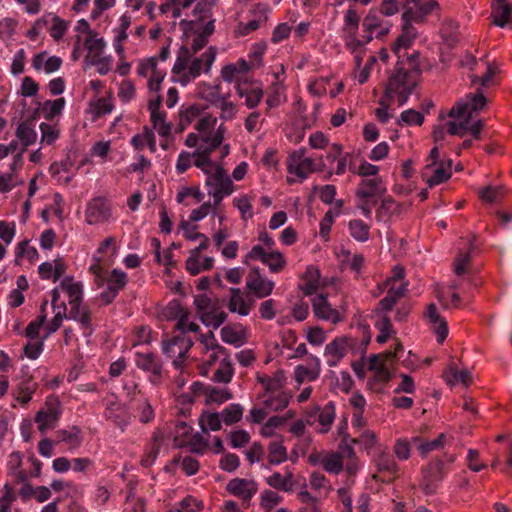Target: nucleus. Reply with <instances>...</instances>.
<instances>
[{
    "label": "nucleus",
    "instance_id": "nucleus-5",
    "mask_svg": "<svg viewBox=\"0 0 512 512\" xmlns=\"http://www.w3.org/2000/svg\"><path fill=\"white\" fill-rule=\"evenodd\" d=\"M197 168L206 175L205 186L215 207L236 190L231 177L221 164L198 161Z\"/></svg>",
    "mask_w": 512,
    "mask_h": 512
},
{
    "label": "nucleus",
    "instance_id": "nucleus-6",
    "mask_svg": "<svg viewBox=\"0 0 512 512\" xmlns=\"http://www.w3.org/2000/svg\"><path fill=\"white\" fill-rule=\"evenodd\" d=\"M360 17L356 10L348 9L344 14L342 33L345 47L354 55V62L359 67L366 55L362 39L358 38Z\"/></svg>",
    "mask_w": 512,
    "mask_h": 512
},
{
    "label": "nucleus",
    "instance_id": "nucleus-11",
    "mask_svg": "<svg viewBox=\"0 0 512 512\" xmlns=\"http://www.w3.org/2000/svg\"><path fill=\"white\" fill-rule=\"evenodd\" d=\"M259 260L269 267L272 273H278L286 266L284 255L277 249H265L261 245H255L245 255L244 262L248 264L250 261Z\"/></svg>",
    "mask_w": 512,
    "mask_h": 512
},
{
    "label": "nucleus",
    "instance_id": "nucleus-31",
    "mask_svg": "<svg viewBox=\"0 0 512 512\" xmlns=\"http://www.w3.org/2000/svg\"><path fill=\"white\" fill-rule=\"evenodd\" d=\"M349 345V338L347 337H337L327 344L324 351L327 365L330 367L337 366L346 355Z\"/></svg>",
    "mask_w": 512,
    "mask_h": 512
},
{
    "label": "nucleus",
    "instance_id": "nucleus-40",
    "mask_svg": "<svg viewBox=\"0 0 512 512\" xmlns=\"http://www.w3.org/2000/svg\"><path fill=\"white\" fill-rule=\"evenodd\" d=\"M195 96L210 105L217 103L219 98L223 95L221 92V83H209L201 81L196 85Z\"/></svg>",
    "mask_w": 512,
    "mask_h": 512
},
{
    "label": "nucleus",
    "instance_id": "nucleus-30",
    "mask_svg": "<svg viewBox=\"0 0 512 512\" xmlns=\"http://www.w3.org/2000/svg\"><path fill=\"white\" fill-rule=\"evenodd\" d=\"M236 94L244 99V103L249 109L255 108L263 98V89L259 84L238 82L234 86Z\"/></svg>",
    "mask_w": 512,
    "mask_h": 512
},
{
    "label": "nucleus",
    "instance_id": "nucleus-26",
    "mask_svg": "<svg viewBox=\"0 0 512 512\" xmlns=\"http://www.w3.org/2000/svg\"><path fill=\"white\" fill-rule=\"evenodd\" d=\"M128 29V19L126 14L121 17V24L118 28L114 29L113 47L119 57V65L117 66V72L121 76L128 74V64L125 62V49L124 42L127 40L126 30Z\"/></svg>",
    "mask_w": 512,
    "mask_h": 512
},
{
    "label": "nucleus",
    "instance_id": "nucleus-43",
    "mask_svg": "<svg viewBox=\"0 0 512 512\" xmlns=\"http://www.w3.org/2000/svg\"><path fill=\"white\" fill-rule=\"evenodd\" d=\"M300 289L307 296H314L320 287V272L317 268L310 266L301 278Z\"/></svg>",
    "mask_w": 512,
    "mask_h": 512
},
{
    "label": "nucleus",
    "instance_id": "nucleus-1",
    "mask_svg": "<svg viewBox=\"0 0 512 512\" xmlns=\"http://www.w3.org/2000/svg\"><path fill=\"white\" fill-rule=\"evenodd\" d=\"M214 23L215 20L212 18L207 22L203 20L180 22L183 44L178 50L171 70L173 82L185 87L202 74H210L217 56L216 47L210 46L202 53H198L206 46L209 37L213 34Z\"/></svg>",
    "mask_w": 512,
    "mask_h": 512
},
{
    "label": "nucleus",
    "instance_id": "nucleus-58",
    "mask_svg": "<svg viewBox=\"0 0 512 512\" xmlns=\"http://www.w3.org/2000/svg\"><path fill=\"white\" fill-rule=\"evenodd\" d=\"M446 440V436L444 434H440L436 439L431 441H425L423 442L419 437H413L412 442L416 445L419 453L425 457L430 452L437 450L441 447H443L444 442Z\"/></svg>",
    "mask_w": 512,
    "mask_h": 512
},
{
    "label": "nucleus",
    "instance_id": "nucleus-54",
    "mask_svg": "<svg viewBox=\"0 0 512 512\" xmlns=\"http://www.w3.org/2000/svg\"><path fill=\"white\" fill-rule=\"evenodd\" d=\"M374 325L379 331L376 341L380 344L387 342L393 335H395L392 323L386 315H379Z\"/></svg>",
    "mask_w": 512,
    "mask_h": 512
},
{
    "label": "nucleus",
    "instance_id": "nucleus-7",
    "mask_svg": "<svg viewBox=\"0 0 512 512\" xmlns=\"http://www.w3.org/2000/svg\"><path fill=\"white\" fill-rule=\"evenodd\" d=\"M416 80V72L397 69L388 80L385 96L396 99L399 106L404 105L416 85Z\"/></svg>",
    "mask_w": 512,
    "mask_h": 512
},
{
    "label": "nucleus",
    "instance_id": "nucleus-20",
    "mask_svg": "<svg viewBox=\"0 0 512 512\" xmlns=\"http://www.w3.org/2000/svg\"><path fill=\"white\" fill-rule=\"evenodd\" d=\"M438 9L439 4L436 0H410L406 2L402 16L415 24H422L429 15Z\"/></svg>",
    "mask_w": 512,
    "mask_h": 512
},
{
    "label": "nucleus",
    "instance_id": "nucleus-18",
    "mask_svg": "<svg viewBox=\"0 0 512 512\" xmlns=\"http://www.w3.org/2000/svg\"><path fill=\"white\" fill-rule=\"evenodd\" d=\"M192 345L193 342L189 337L179 335L164 340L162 343V349L167 357L172 359L175 368L181 369L183 360Z\"/></svg>",
    "mask_w": 512,
    "mask_h": 512
},
{
    "label": "nucleus",
    "instance_id": "nucleus-15",
    "mask_svg": "<svg viewBox=\"0 0 512 512\" xmlns=\"http://www.w3.org/2000/svg\"><path fill=\"white\" fill-rule=\"evenodd\" d=\"M226 127L220 124L212 135H202L198 149L194 151V166L197 167L198 161L216 163L210 158L211 153L220 147L223 143Z\"/></svg>",
    "mask_w": 512,
    "mask_h": 512
},
{
    "label": "nucleus",
    "instance_id": "nucleus-53",
    "mask_svg": "<svg viewBox=\"0 0 512 512\" xmlns=\"http://www.w3.org/2000/svg\"><path fill=\"white\" fill-rule=\"evenodd\" d=\"M459 24L453 19H445L440 27L442 39L449 45H454L459 40Z\"/></svg>",
    "mask_w": 512,
    "mask_h": 512
},
{
    "label": "nucleus",
    "instance_id": "nucleus-50",
    "mask_svg": "<svg viewBox=\"0 0 512 512\" xmlns=\"http://www.w3.org/2000/svg\"><path fill=\"white\" fill-rule=\"evenodd\" d=\"M131 144L137 152H141L145 148H148L151 153L156 151L154 133L147 127L144 128L142 133L132 138Z\"/></svg>",
    "mask_w": 512,
    "mask_h": 512
},
{
    "label": "nucleus",
    "instance_id": "nucleus-64",
    "mask_svg": "<svg viewBox=\"0 0 512 512\" xmlns=\"http://www.w3.org/2000/svg\"><path fill=\"white\" fill-rule=\"evenodd\" d=\"M203 508L204 504L201 500L188 495L179 502L178 506L168 512H200Z\"/></svg>",
    "mask_w": 512,
    "mask_h": 512
},
{
    "label": "nucleus",
    "instance_id": "nucleus-44",
    "mask_svg": "<svg viewBox=\"0 0 512 512\" xmlns=\"http://www.w3.org/2000/svg\"><path fill=\"white\" fill-rule=\"evenodd\" d=\"M213 106L219 110V119L223 122L234 120L239 111V106L231 100L230 93L223 94Z\"/></svg>",
    "mask_w": 512,
    "mask_h": 512
},
{
    "label": "nucleus",
    "instance_id": "nucleus-23",
    "mask_svg": "<svg viewBox=\"0 0 512 512\" xmlns=\"http://www.w3.org/2000/svg\"><path fill=\"white\" fill-rule=\"evenodd\" d=\"M274 287V281L262 275L258 268L251 269L246 277V288L258 299L271 295Z\"/></svg>",
    "mask_w": 512,
    "mask_h": 512
},
{
    "label": "nucleus",
    "instance_id": "nucleus-21",
    "mask_svg": "<svg viewBox=\"0 0 512 512\" xmlns=\"http://www.w3.org/2000/svg\"><path fill=\"white\" fill-rule=\"evenodd\" d=\"M311 302L316 318L332 324H337L344 320V310L332 307L326 295L322 293L316 294L312 297Z\"/></svg>",
    "mask_w": 512,
    "mask_h": 512
},
{
    "label": "nucleus",
    "instance_id": "nucleus-48",
    "mask_svg": "<svg viewBox=\"0 0 512 512\" xmlns=\"http://www.w3.org/2000/svg\"><path fill=\"white\" fill-rule=\"evenodd\" d=\"M226 354V349L222 346L220 347V351L214 349L211 352L201 354V364L199 365L200 374L202 376L208 377L211 367L216 363H219L222 357Z\"/></svg>",
    "mask_w": 512,
    "mask_h": 512
},
{
    "label": "nucleus",
    "instance_id": "nucleus-55",
    "mask_svg": "<svg viewBox=\"0 0 512 512\" xmlns=\"http://www.w3.org/2000/svg\"><path fill=\"white\" fill-rule=\"evenodd\" d=\"M233 376V366L229 356L226 354L218 363V367L212 375V379L216 382L228 383Z\"/></svg>",
    "mask_w": 512,
    "mask_h": 512
},
{
    "label": "nucleus",
    "instance_id": "nucleus-51",
    "mask_svg": "<svg viewBox=\"0 0 512 512\" xmlns=\"http://www.w3.org/2000/svg\"><path fill=\"white\" fill-rule=\"evenodd\" d=\"M35 389L36 384L32 380L21 381L13 392L15 401L22 406L27 405L32 399Z\"/></svg>",
    "mask_w": 512,
    "mask_h": 512
},
{
    "label": "nucleus",
    "instance_id": "nucleus-22",
    "mask_svg": "<svg viewBox=\"0 0 512 512\" xmlns=\"http://www.w3.org/2000/svg\"><path fill=\"white\" fill-rule=\"evenodd\" d=\"M226 491L241 500L243 507H248L258 491V484L253 479L233 478L226 484Z\"/></svg>",
    "mask_w": 512,
    "mask_h": 512
},
{
    "label": "nucleus",
    "instance_id": "nucleus-12",
    "mask_svg": "<svg viewBox=\"0 0 512 512\" xmlns=\"http://www.w3.org/2000/svg\"><path fill=\"white\" fill-rule=\"evenodd\" d=\"M194 303L202 323L207 327L217 329L227 319L226 312L206 296L196 297Z\"/></svg>",
    "mask_w": 512,
    "mask_h": 512
},
{
    "label": "nucleus",
    "instance_id": "nucleus-39",
    "mask_svg": "<svg viewBox=\"0 0 512 512\" xmlns=\"http://www.w3.org/2000/svg\"><path fill=\"white\" fill-rule=\"evenodd\" d=\"M292 398V393L288 390L282 389L276 393L262 394V404L270 411L284 410Z\"/></svg>",
    "mask_w": 512,
    "mask_h": 512
},
{
    "label": "nucleus",
    "instance_id": "nucleus-45",
    "mask_svg": "<svg viewBox=\"0 0 512 512\" xmlns=\"http://www.w3.org/2000/svg\"><path fill=\"white\" fill-rule=\"evenodd\" d=\"M382 191V180L380 177L364 179L359 184V187L356 191V197L358 200L372 199L373 197L379 195Z\"/></svg>",
    "mask_w": 512,
    "mask_h": 512
},
{
    "label": "nucleus",
    "instance_id": "nucleus-59",
    "mask_svg": "<svg viewBox=\"0 0 512 512\" xmlns=\"http://www.w3.org/2000/svg\"><path fill=\"white\" fill-rule=\"evenodd\" d=\"M309 485L320 497H326L331 490L329 480L324 474L318 471L310 475Z\"/></svg>",
    "mask_w": 512,
    "mask_h": 512
},
{
    "label": "nucleus",
    "instance_id": "nucleus-46",
    "mask_svg": "<svg viewBox=\"0 0 512 512\" xmlns=\"http://www.w3.org/2000/svg\"><path fill=\"white\" fill-rule=\"evenodd\" d=\"M445 382L450 386L462 384L468 387L472 383V374L467 369L458 370L451 364L443 373Z\"/></svg>",
    "mask_w": 512,
    "mask_h": 512
},
{
    "label": "nucleus",
    "instance_id": "nucleus-56",
    "mask_svg": "<svg viewBox=\"0 0 512 512\" xmlns=\"http://www.w3.org/2000/svg\"><path fill=\"white\" fill-rule=\"evenodd\" d=\"M343 457L339 452L324 453V459L322 460L323 469L328 473L339 474L344 467Z\"/></svg>",
    "mask_w": 512,
    "mask_h": 512
},
{
    "label": "nucleus",
    "instance_id": "nucleus-24",
    "mask_svg": "<svg viewBox=\"0 0 512 512\" xmlns=\"http://www.w3.org/2000/svg\"><path fill=\"white\" fill-rule=\"evenodd\" d=\"M195 237L201 239L200 244L191 251L190 256L186 260V269L191 275H197L202 271L209 270L213 267L214 259L212 257H203V265L198 266L199 254L206 250L209 246V239L207 236L201 233H196Z\"/></svg>",
    "mask_w": 512,
    "mask_h": 512
},
{
    "label": "nucleus",
    "instance_id": "nucleus-38",
    "mask_svg": "<svg viewBox=\"0 0 512 512\" xmlns=\"http://www.w3.org/2000/svg\"><path fill=\"white\" fill-rule=\"evenodd\" d=\"M493 23L501 28L512 25V5L506 0H494L492 4Z\"/></svg>",
    "mask_w": 512,
    "mask_h": 512
},
{
    "label": "nucleus",
    "instance_id": "nucleus-62",
    "mask_svg": "<svg viewBox=\"0 0 512 512\" xmlns=\"http://www.w3.org/2000/svg\"><path fill=\"white\" fill-rule=\"evenodd\" d=\"M65 104V99L62 97L54 100H47L43 103L41 112L45 119L52 120L62 113Z\"/></svg>",
    "mask_w": 512,
    "mask_h": 512
},
{
    "label": "nucleus",
    "instance_id": "nucleus-10",
    "mask_svg": "<svg viewBox=\"0 0 512 512\" xmlns=\"http://www.w3.org/2000/svg\"><path fill=\"white\" fill-rule=\"evenodd\" d=\"M392 27V23L377 10L370 9L362 22V28L365 35L362 38L364 47L372 41L374 37L381 38L386 36Z\"/></svg>",
    "mask_w": 512,
    "mask_h": 512
},
{
    "label": "nucleus",
    "instance_id": "nucleus-34",
    "mask_svg": "<svg viewBox=\"0 0 512 512\" xmlns=\"http://www.w3.org/2000/svg\"><path fill=\"white\" fill-rule=\"evenodd\" d=\"M425 318L430 325L431 329L437 336L438 342H443L448 335V325L446 320L441 317L437 307L430 304L425 312Z\"/></svg>",
    "mask_w": 512,
    "mask_h": 512
},
{
    "label": "nucleus",
    "instance_id": "nucleus-52",
    "mask_svg": "<svg viewBox=\"0 0 512 512\" xmlns=\"http://www.w3.org/2000/svg\"><path fill=\"white\" fill-rule=\"evenodd\" d=\"M194 0H167L160 6V10L163 14L171 18H179L182 15V11L192 5Z\"/></svg>",
    "mask_w": 512,
    "mask_h": 512
},
{
    "label": "nucleus",
    "instance_id": "nucleus-14",
    "mask_svg": "<svg viewBox=\"0 0 512 512\" xmlns=\"http://www.w3.org/2000/svg\"><path fill=\"white\" fill-rule=\"evenodd\" d=\"M336 417V408L333 402L327 403L320 408L315 406L306 412V422L310 426H315L318 433L326 434Z\"/></svg>",
    "mask_w": 512,
    "mask_h": 512
},
{
    "label": "nucleus",
    "instance_id": "nucleus-47",
    "mask_svg": "<svg viewBox=\"0 0 512 512\" xmlns=\"http://www.w3.org/2000/svg\"><path fill=\"white\" fill-rule=\"evenodd\" d=\"M58 442L65 443L70 451H74L80 447L83 438L81 430L76 426L57 431Z\"/></svg>",
    "mask_w": 512,
    "mask_h": 512
},
{
    "label": "nucleus",
    "instance_id": "nucleus-16",
    "mask_svg": "<svg viewBox=\"0 0 512 512\" xmlns=\"http://www.w3.org/2000/svg\"><path fill=\"white\" fill-rule=\"evenodd\" d=\"M138 75L147 78V88L150 95L159 94L161 83L166 76V70L158 66L155 58L143 60L138 66Z\"/></svg>",
    "mask_w": 512,
    "mask_h": 512
},
{
    "label": "nucleus",
    "instance_id": "nucleus-19",
    "mask_svg": "<svg viewBox=\"0 0 512 512\" xmlns=\"http://www.w3.org/2000/svg\"><path fill=\"white\" fill-rule=\"evenodd\" d=\"M451 176V159H441L440 162L427 163L422 170V178L430 188L447 181Z\"/></svg>",
    "mask_w": 512,
    "mask_h": 512
},
{
    "label": "nucleus",
    "instance_id": "nucleus-60",
    "mask_svg": "<svg viewBox=\"0 0 512 512\" xmlns=\"http://www.w3.org/2000/svg\"><path fill=\"white\" fill-rule=\"evenodd\" d=\"M268 458L272 464H280L287 459V450L283 445L282 437L278 440L272 441L268 446Z\"/></svg>",
    "mask_w": 512,
    "mask_h": 512
},
{
    "label": "nucleus",
    "instance_id": "nucleus-27",
    "mask_svg": "<svg viewBox=\"0 0 512 512\" xmlns=\"http://www.w3.org/2000/svg\"><path fill=\"white\" fill-rule=\"evenodd\" d=\"M110 216V206L106 199L102 197H96L87 204L85 211V221L89 225L101 224L107 221Z\"/></svg>",
    "mask_w": 512,
    "mask_h": 512
},
{
    "label": "nucleus",
    "instance_id": "nucleus-17",
    "mask_svg": "<svg viewBox=\"0 0 512 512\" xmlns=\"http://www.w3.org/2000/svg\"><path fill=\"white\" fill-rule=\"evenodd\" d=\"M317 169L315 161L306 156L303 149L292 152L287 160V171L289 175L299 180L306 179L311 173Z\"/></svg>",
    "mask_w": 512,
    "mask_h": 512
},
{
    "label": "nucleus",
    "instance_id": "nucleus-41",
    "mask_svg": "<svg viewBox=\"0 0 512 512\" xmlns=\"http://www.w3.org/2000/svg\"><path fill=\"white\" fill-rule=\"evenodd\" d=\"M114 109V104L110 96H98L90 100L87 113L91 115V120L110 114Z\"/></svg>",
    "mask_w": 512,
    "mask_h": 512
},
{
    "label": "nucleus",
    "instance_id": "nucleus-4",
    "mask_svg": "<svg viewBox=\"0 0 512 512\" xmlns=\"http://www.w3.org/2000/svg\"><path fill=\"white\" fill-rule=\"evenodd\" d=\"M487 104V99L481 91L469 94L456 103L449 112L453 118L448 123L450 135L464 136L467 133V125L473 115L479 113Z\"/></svg>",
    "mask_w": 512,
    "mask_h": 512
},
{
    "label": "nucleus",
    "instance_id": "nucleus-37",
    "mask_svg": "<svg viewBox=\"0 0 512 512\" xmlns=\"http://www.w3.org/2000/svg\"><path fill=\"white\" fill-rule=\"evenodd\" d=\"M62 64L61 58L48 54L47 52H40L34 55L32 59V67L37 72L45 74H52L56 72Z\"/></svg>",
    "mask_w": 512,
    "mask_h": 512
},
{
    "label": "nucleus",
    "instance_id": "nucleus-13",
    "mask_svg": "<svg viewBox=\"0 0 512 512\" xmlns=\"http://www.w3.org/2000/svg\"><path fill=\"white\" fill-rule=\"evenodd\" d=\"M62 415V408L59 401L55 398H47L44 406L36 413L35 423L41 434H46L53 430Z\"/></svg>",
    "mask_w": 512,
    "mask_h": 512
},
{
    "label": "nucleus",
    "instance_id": "nucleus-8",
    "mask_svg": "<svg viewBox=\"0 0 512 512\" xmlns=\"http://www.w3.org/2000/svg\"><path fill=\"white\" fill-rule=\"evenodd\" d=\"M86 51L85 59L88 64L96 66L100 74L108 73L112 68V59L105 55V42L102 37L95 34H87L81 41L80 47Z\"/></svg>",
    "mask_w": 512,
    "mask_h": 512
},
{
    "label": "nucleus",
    "instance_id": "nucleus-28",
    "mask_svg": "<svg viewBox=\"0 0 512 512\" xmlns=\"http://www.w3.org/2000/svg\"><path fill=\"white\" fill-rule=\"evenodd\" d=\"M191 389L195 396H204L207 404H222L232 398V394L226 388L205 386L200 382H194Z\"/></svg>",
    "mask_w": 512,
    "mask_h": 512
},
{
    "label": "nucleus",
    "instance_id": "nucleus-33",
    "mask_svg": "<svg viewBox=\"0 0 512 512\" xmlns=\"http://www.w3.org/2000/svg\"><path fill=\"white\" fill-rule=\"evenodd\" d=\"M418 36V31L414 26V22L402 17V31L396 39L392 49L397 55L402 50H407Z\"/></svg>",
    "mask_w": 512,
    "mask_h": 512
},
{
    "label": "nucleus",
    "instance_id": "nucleus-63",
    "mask_svg": "<svg viewBox=\"0 0 512 512\" xmlns=\"http://www.w3.org/2000/svg\"><path fill=\"white\" fill-rule=\"evenodd\" d=\"M191 431L192 428L186 422H178L174 431V445L183 447L192 444Z\"/></svg>",
    "mask_w": 512,
    "mask_h": 512
},
{
    "label": "nucleus",
    "instance_id": "nucleus-57",
    "mask_svg": "<svg viewBox=\"0 0 512 512\" xmlns=\"http://www.w3.org/2000/svg\"><path fill=\"white\" fill-rule=\"evenodd\" d=\"M267 484L273 488L290 491L293 487V475L291 472L286 471L284 474L275 472L266 479Z\"/></svg>",
    "mask_w": 512,
    "mask_h": 512
},
{
    "label": "nucleus",
    "instance_id": "nucleus-25",
    "mask_svg": "<svg viewBox=\"0 0 512 512\" xmlns=\"http://www.w3.org/2000/svg\"><path fill=\"white\" fill-rule=\"evenodd\" d=\"M443 468L444 462L441 459H437L423 468L421 485L426 494H432L436 491L444 478Z\"/></svg>",
    "mask_w": 512,
    "mask_h": 512
},
{
    "label": "nucleus",
    "instance_id": "nucleus-49",
    "mask_svg": "<svg viewBox=\"0 0 512 512\" xmlns=\"http://www.w3.org/2000/svg\"><path fill=\"white\" fill-rule=\"evenodd\" d=\"M16 137L21 144L20 150L25 152L28 146L35 143L37 139V132L31 124L27 122H21L16 129Z\"/></svg>",
    "mask_w": 512,
    "mask_h": 512
},
{
    "label": "nucleus",
    "instance_id": "nucleus-29",
    "mask_svg": "<svg viewBox=\"0 0 512 512\" xmlns=\"http://www.w3.org/2000/svg\"><path fill=\"white\" fill-rule=\"evenodd\" d=\"M227 308L231 313L248 316L254 306V301L239 288H231L227 299Z\"/></svg>",
    "mask_w": 512,
    "mask_h": 512
},
{
    "label": "nucleus",
    "instance_id": "nucleus-42",
    "mask_svg": "<svg viewBox=\"0 0 512 512\" xmlns=\"http://www.w3.org/2000/svg\"><path fill=\"white\" fill-rule=\"evenodd\" d=\"M387 293L400 298L404 295L407 288V283L404 281V269L400 266H395L392 275L386 282Z\"/></svg>",
    "mask_w": 512,
    "mask_h": 512
},
{
    "label": "nucleus",
    "instance_id": "nucleus-9",
    "mask_svg": "<svg viewBox=\"0 0 512 512\" xmlns=\"http://www.w3.org/2000/svg\"><path fill=\"white\" fill-rule=\"evenodd\" d=\"M148 110L150 112V122L154 130L162 138L160 145L163 149H167L173 125L167 120L166 111L161 107V96L159 94L149 95Z\"/></svg>",
    "mask_w": 512,
    "mask_h": 512
},
{
    "label": "nucleus",
    "instance_id": "nucleus-36",
    "mask_svg": "<svg viewBox=\"0 0 512 512\" xmlns=\"http://www.w3.org/2000/svg\"><path fill=\"white\" fill-rule=\"evenodd\" d=\"M257 381L261 384L264 392L263 394L276 393L284 389L286 384V376L283 370H277L271 375L258 374Z\"/></svg>",
    "mask_w": 512,
    "mask_h": 512
},
{
    "label": "nucleus",
    "instance_id": "nucleus-35",
    "mask_svg": "<svg viewBox=\"0 0 512 512\" xmlns=\"http://www.w3.org/2000/svg\"><path fill=\"white\" fill-rule=\"evenodd\" d=\"M309 365H298L294 371V378L298 385L305 381H314L320 374V360L316 356L308 357Z\"/></svg>",
    "mask_w": 512,
    "mask_h": 512
},
{
    "label": "nucleus",
    "instance_id": "nucleus-2",
    "mask_svg": "<svg viewBox=\"0 0 512 512\" xmlns=\"http://www.w3.org/2000/svg\"><path fill=\"white\" fill-rule=\"evenodd\" d=\"M116 251L115 238L108 237L100 243L89 260L88 269L97 287L101 288L107 282V289L99 293V298L106 304L116 297L118 290L126 282V274L118 269H114L108 278V268L116 256Z\"/></svg>",
    "mask_w": 512,
    "mask_h": 512
},
{
    "label": "nucleus",
    "instance_id": "nucleus-3",
    "mask_svg": "<svg viewBox=\"0 0 512 512\" xmlns=\"http://www.w3.org/2000/svg\"><path fill=\"white\" fill-rule=\"evenodd\" d=\"M68 298L70 304L69 318L77 321L82 328L90 327V313L88 309L82 305L83 285L80 281H76L73 277H64L58 286L52 292V304H66L61 299V295Z\"/></svg>",
    "mask_w": 512,
    "mask_h": 512
},
{
    "label": "nucleus",
    "instance_id": "nucleus-61",
    "mask_svg": "<svg viewBox=\"0 0 512 512\" xmlns=\"http://www.w3.org/2000/svg\"><path fill=\"white\" fill-rule=\"evenodd\" d=\"M22 454L20 452H12L8 456L7 469L9 474L13 475L19 482H24L27 479L25 471L21 470Z\"/></svg>",
    "mask_w": 512,
    "mask_h": 512
},
{
    "label": "nucleus",
    "instance_id": "nucleus-32",
    "mask_svg": "<svg viewBox=\"0 0 512 512\" xmlns=\"http://www.w3.org/2000/svg\"><path fill=\"white\" fill-rule=\"evenodd\" d=\"M221 340L236 348L244 345L248 340V331L241 324H228L220 330Z\"/></svg>",
    "mask_w": 512,
    "mask_h": 512
}]
</instances>
